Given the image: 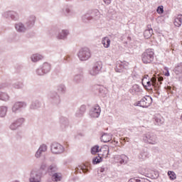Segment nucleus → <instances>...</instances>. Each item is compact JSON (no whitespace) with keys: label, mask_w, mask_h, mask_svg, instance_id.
I'll use <instances>...</instances> for the list:
<instances>
[{"label":"nucleus","mask_w":182,"mask_h":182,"mask_svg":"<svg viewBox=\"0 0 182 182\" xmlns=\"http://www.w3.org/2000/svg\"><path fill=\"white\" fill-rule=\"evenodd\" d=\"M143 141L147 144L156 145L159 144V137L154 133H146L143 135Z\"/></svg>","instance_id":"1"},{"label":"nucleus","mask_w":182,"mask_h":182,"mask_svg":"<svg viewBox=\"0 0 182 182\" xmlns=\"http://www.w3.org/2000/svg\"><path fill=\"white\" fill-rule=\"evenodd\" d=\"M77 57L80 59V60L82 61L89 60V59L92 58V51L90 50V48L87 47L82 48L78 51Z\"/></svg>","instance_id":"2"},{"label":"nucleus","mask_w":182,"mask_h":182,"mask_svg":"<svg viewBox=\"0 0 182 182\" xmlns=\"http://www.w3.org/2000/svg\"><path fill=\"white\" fill-rule=\"evenodd\" d=\"M141 59L143 63H151V61L154 60V51L152 49L146 50L141 55Z\"/></svg>","instance_id":"3"},{"label":"nucleus","mask_w":182,"mask_h":182,"mask_svg":"<svg viewBox=\"0 0 182 182\" xmlns=\"http://www.w3.org/2000/svg\"><path fill=\"white\" fill-rule=\"evenodd\" d=\"M30 182H41L42 181V172L39 169H32L30 173Z\"/></svg>","instance_id":"4"},{"label":"nucleus","mask_w":182,"mask_h":182,"mask_svg":"<svg viewBox=\"0 0 182 182\" xmlns=\"http://www.w3.org/2000/svg\"><path fill=\"white\" fill-rule=\"evenodd\" d=\"M50 151L53 154H62L65 152V147L60 143L53 142L50 144Z\"/></svg>","instance_id":"5"},{"label":"nucleus","mask_w":182,"mask_h":182,"mask_svg":"<svg viewBox=\"0 0 182 182\" xmlns=\"http://www.w3.org/2000/svg\"><path fill=\"white\" fill-rule=\"evenodd\" d=\"M6 86L5 84H0V100L1 102H9L11 99V95L8 92L4 91L5 90Z\"/></svg>","instance_id":"6"},{"label":"nucleus","mask_w":182,"mask_h":182,"mask_svg":"<svg viewBox=\"0 0 182 182\" xmlns=\"http://www.w3.org/2000/svg\"><path fill=\"white\" fill-rule=\"evenodd\" d=\"M100 70H102V65L99 63H95L89 70V75H90V76H97Z\"/></svg>","instance_id":"7"},{"label":"nucleus","mask_w":182,"mask_h":182,"mask_svg":"<svg viewBox=\"0 0 182 182\" xmlns=\"http://www.w3.org/2000/svg\"><path fill=\"white\" fill-rule=\"evenodd\" d=\"M87 19V21H99L100 19V12L99 10H94L90 16H85L82 17V19L85 21V19Z\"/></svg>","instance_id":"8"},{"label":"nucleus","mask_w":182,"mask_h":182,"mask_svg":"<svg viewBox=\"0 0 182 182\" xmlns=\"http://www.w3.org/2000/svg\"><path fill=\"white\" fill-rule=\"evenodd\" d=\"M153 102V100L150 96L142 98L139 102L138 106L140 107H149Z\"/></svg>","instance_id":"9"},{"label":"nucleus","mask_w":182,"mask_h":182,"mask_svg":"<svg viewBox=\"0 0 182 182\" xmlns=\"http://www.w3.org/2000/svg\"><path fill=\"white\" fill-rule=\"evenodd\" d=\"M27 105L26 102H15L11 108V110L13 113H16L18 110H21V109H25Z\"/></svg>","instance_id":"10"},{"label":"nucleus","mask_w":182,"mask_h":182,"mask_svg":"<svg viewBox=\"0 0 182 182\" xmlns=\"http://www.w3.org/2000/svg\"><path fill=\"white\" fill-rule=\"evenodd\" d=\"M100 107L99 105H95L90 111V116L91 117L97 118L100 116Z\"/></svg>","instance_id":"11"},{"label":"nucleus","mask_w":182,"mask_h":182,"mask_svg":"<svg viewBox=\"0 0 182 182\" xmlns=\"http://www.w3.org/2000/svg\"><path fill=\"white\" fill-rule=\"evenodd\" d=\"M2 15L4 18H11L13 21H18L19 19V15L15 11H4Z\"/></svg>","instance_id":"12"},{"label":"nucleus","mask_w":182,"mask_h":182,"mask_svg":"<svg viewBox=\"0 0 182 182\" xmlns=\"http://www.w3.org/2000/svg\"><path fill=\"white\" fill-rule=\"evenodd\" d=\"M146 86L144 87H145L148 90L151 89V87H156V89L159 87V82H157V79H156V77L151 78L150 80H148V82H146Z\"/></svg>","instance_id":"13"},{"label":"nucleus","mask_w":182,"mask_h":182,"mask_svg":"<svg viewBox=\"0 0 182 182\" xmlns=\"http://www.w3.org/2000/svg\"><path fill=\"white\" fill-rule=\"evenodd\" d=\"M100 154L99 156H101L102 159H107L109 156V146H104L100 149Z\"/></svg>","instance_id":"14"},{"label":"nucleus","mask_w":182,"mask_h":182,"mask_svg":"<svg viewBox=\"0 0 182 182\" xmlns=\"http://www.w3.org/2000/svg\"><path fill=\"white\" fill-rule=\"evenodd\" d=\"M68 35H69V31L65 29L61 30L57 35V39L65 41L68 38Z\"/></svg>","instance_id":"15"},{"label":"nucleus","mask_w":182,"mask_h":182,"mask_svg":"<svg viewBox=\"0 0 182 182\" xmlns=\"http://www.w3.org/2000/svg\"><path fill=\"white\" fill-rule=\"evenodd\" d=\"M36 21V17H35V16H31L26 23V28H28V29L33 28V26L35 25Z\"/></svg>","instance_id":"16"},{"label":"nucleus","mask_w":182,"mask_h":182,"mask_svg":"<svg viewBox=\"0 0 182 182\" xmlns=\"http://www.w3.org/2000/svg\"><path fill=\"white\" fill-rule=\"evenodd\" d=\"M15 29L17 32L23 33L26 31V27L22 23H17L15 24Z\"/></svg>","instance_id":"17"},{"label":"nucleus","mask_w":182,"mask_h":182,"mask_svg":"<svg viewBox=\"0 0 182 182\" xmlns=\"http://www.w3.org/2000/svg\"><path fill=\"white\" fill-rule=\"evenodd\" d=\"M129 92L132 95H137L138 93H141L142 90L141 89V87L139 85H134L132 86V87L129 90Z\"/></svg>","instance_id":"18"},{"label":"nucleus","mask_w":182,"mask_h":182,"mask_svg":"<svg viewBox=\"0 0 182 182\" xmlns=\"http://www.w3.org/2000/svg\"><path fill=\"white\" fill-rule=\"evenodd\" d=\"M110 38L109 37H105L102 39V43L105 48H110Z\"/></svg>","instance_id":"19"},{"label":"nucleus","mask_w":182,"mask_h":182,"mask_svg":"<svg viewBox=\"0 0 182 182\" xmlns=\"http://www.w3.org/2000/svg\"><path fill=\"white\" fill-rule=\"evenodd\" d=\"M31 59L33 62H38V60H42V59H43V55H41V54H33L31 57Z\"/></svg>","instance_id":"20"},{"label":"nucleus","mask_w":182,"mask_h":182,"mask_svg":"<svg viewBox=\"0 0 182 182\" xmlns=\"http://www.w3.org/2000/svg\"><path fill=\"white\" fill-rule=\"evenodd\" d=\"M151 35H153V29L152 28H148L144 31V36L145 39H150L151 38Z\"/></svg>","instance_id":"21"},{"label":"nucleus","mask_w":182,"mask_h":182,"mask_svg":"<svg viewBox=\"0 0 182 182\" xmlns=\"http://www.w3.org/2000/svg\"><path fill=\"white\" fill-rule=\"evenodd\" d=\"M124 65L123 63H118L115 67V71L118 73H122L124 69V65Z\"/></svg>","instance_id":"22"},{"label":"nucleus","mask_w":182,"mask_h":182,"mask_svg":"<svg viewBox=\"0 0 182 182\" xmlns=\"http://www.w3.org/2000/svg\"><path fill=\"white\" fill-rule=\"evenodd\" d=\"M101 140L104 143H107L112 140V136H110V134H104L101 137Z\"/></svg>","instance_id":"23"},{"label":"nucleus","mask_w":182,"mask_h":182,"mask_svg":"<svg viewBox=\"0 0 182 182\" xmlns=\"http://www.w3.org/2000/svg\"><path fill=\"white\" fill-rule=\"evenodd\" d=\"M8 112V107L5 106L0 107V117H5Z\"/></svg>","instance_id":"24"},{"label":"nucleus","mask_w":182,"mask_h":182,"mask_svg":"<svg viewBox=\"0 0 182 182\" xmlns=\"http://www.w3.org/2000/svg\"><path fill=\"white\" fill-rule=\"evenodd\" d=\"M41 68L43 70L44 73H48V72H50V65L48 63H45L43 64Z\"/></svg>","instance_id":"25"},{"label":"nucleus","mask_w":182,"mask_h":182,"mask_svg":"<svg viewBox=\"0 0 182 182\" xmlns=\"http://www.w3.org/2000/svg\"><path fill=\"white\" fill-rule=\"evenodd\" d=\"M117 159H121L119 161L120 164H123V163H127V161H129V157H127V156H126L124 154L118 156Z\"/></svg>","instance_id":"26"},{"label":"nucleus","mask_w":182,"mask_h":182,"mask_svg":"<svg viewBox=\"0 0 182 182\" xmlns=\"http://www.w3.org/2000/svg\"><path fill=\"white\" fill-rule=\"evenodd\" d=\"M174 73L176 75H181L182 73V63L178 64L175 69H174Z\"/></svg>","instance_id":"27"},{"label":"nucleus","mask_w":182,"mask_h":182,"mask_svg":"<svg viewBox=\"0 0 182 182\" xmlns=\"http://www.w3.org/2000/svg\"><path fill=\"white\" fill-rule=\"evenodd\" d=\"M85 112H86V107L81 106L78 112L76 113L77 117H82Z\"/></svg>","instance_id":"28"},{"label":"nucleus","mask_w":182,"mask_h":182,"mask_svg":"<svg viewBox=\"0 0 182 182\" xmlns=\"http://www.w3.org/2000/svg\"><path fill=\"white\" fill-rule=\"evenodd\" d=\"M182 23V15L178 16V17L174 21L175 26H181Z\"/></svg>","instance_id":"29"},{"label":"nucleus","mask_w":182,"mask_h":182,"mask_svg":"<svg viewBox=\"0 0 182 182\" xmlns=\"http://www.w3.org/2000/svg\"><path fill=\"white\" fill-rule=\"evenodd\" d=\"M39 107H41V102H39V101H35L32 102L30 106V108L33 109V110H35L36 109H39Z\"/></svg>","instance_id":"30"},{"label":"nucleus","mask_w":182,"mask_h":182,"mask_svg":"<svg viewBox=\"0 0 182 182\" xmlns=\"http://www.w3.org/2000/svg\"><path fill=\"white\" fill-rule=\"evenodd\" d=\"M168 176L169 177V179L172 180V181L176 180V178H177V175L173 171H168Z\"/></svg>","instance_id":"31"},{"label":"nucleus","mask_w":182,"mask_h":182,"mask_svg":"<svg viewBox=\"0 0 182 182\" xmlns=\"http://www.w3.org/2000/svg\"><path fill=\"white\" fill-rule=\"evenodd\" d=\"M154 119L157 124H163V123L164 122L163 118L160 115H156Z\"/></svg>","instance_id":"32"},{"label":"nucleus","mask_w":182,"mask_h":182,"mask_svg":"<svg viewBox=\"0 0 182 182\" xmlns=\"http://www.w3.org/2000/svg\"><path fill=\"white\" fill-rule=\"evenodd\" d=\"M18 127H21L25 123V118H18L14 121Z\"/></svg>","instance_id":"33"},{"label":"nucleus","mask_w":182,"mask_h":182,"mask_svg":"<svg viewBox=\"0 0 182 182\" xmlns=\"http://www.w3.org/2000/svg\"><path fill=\"white\" fill-rule=\"evenodd\" d=\"M102 156H100V155H98V156L93 159L92 164H99V163H102Z\"/></svg>","instance_id":"34"},{"label":"nucleus","mask_w":182,"mask_h":182,"mask_svg":"<svg viewBox=\"0 0 182 182\" xmlns=\"http://www.w3.org/2000/svg\"><path fill=\"white\" fill-rule=\"evenodd\" d=\"M38 150L42 151L43 153H46V151H48V145L45 144H42L39 148Z\"/></svg>","instance_id":"35"},{"label":"nucleus","mask_w":182,"mask_h":182,"mask_svg":"<svg viewBox=\"0 0 182 182\" xmlns=\"http://www.w3.org/2000/svg\"><path fill=\"white\" fill-rule=\"evenodd\" d=\"M100 151V149L99 146L95 145L91 149V154H96V153H99Z\"/></svg>","instance_id":"36"},{"label":"nucleus","mask_w":182,"mask_h":182,"mask_svg":"<svg viewBox=\"0 0 182 182\" xmlns=\"http://www.w3.org/2000/svg\"><path fill=\"white\" fill-rule=\"evenodd\" d=\"M53 181H60L62 177L59 173H54L52 176Z\"/></svg>","instance_id":"37"},{"label":"nucleus","mask_w":182,"mask_h":182,"mask_svg":"<svg viewBox=\"0 0 182 182\" xmlns=\"http://www.w3.org/2000/svg\"><path fill=\"white\" fill-rule=\"evenodd\" d=\"M10 129L11 130H16L19 129V127L16 124L15 121H14L11 124H10Z\"/></svg>","instance_id":"38"},{"label":"nucleus","mask_w":182,"mask_h":182,"mask_svg":"<svg viewBox=\"0 0 182 182\" xmlns=\"http://www.w3.org/2000/svg\"><path fill=\"white\" fill-rule=\"evenodd\" d=\"M51 99H53V100H55L56 103H59V102H60V98L59 97V95H58V94H55V95H52Z\"/></svg>","instance_id":"39"},{"label":"nucleus","mask_w":182,"mask_h":182,"mask_svg":"<svg viewBox=\"0 0 182 182\" xmlns=\"http://www.w3.org/2000/svg\"><path fill=\"white\" fill-rule=\"evenodd\" d=\"M157 14H159V15H161L164 12V7L163 6H158L156 9Z\"/></svg>","instance_id":"40"},{"label":"nucleus","mask_w":182,"mask_h":182,"mask_svg":"<svg viewBox=\"0 0 182 182\" xmlns=\"http://www.w3.org/2000/svg\"><path fill=\"white\" fill-rule=\"evenodd\" d=\"M57 170H58V167L55 164L50 166L48 168V171H50L51 173H52V171H56Z\"/></svg>","instance_id":"41"},{"label":"nucleus","mask_w":182,"mask_h":182,"mask_svg":"<svg viewBox=\"0 0 182 182\" xmlns=\"http://www.w3.org/2000/svg\"><path fill=\"white\" fill-rule=\"evenodd\" d=\"M36 73L39 76H43L46 74L42 68L37 69Z\"/></svg>","instance_id":"42"},{"label":"nucleus","mask_w":182,"mask_h":182,"mask_svg":"<svg viewBox=\"0 0 182 182\" xmlns=\"http://www.w3.org/2000/svg\"><path fill=\"white\" fill-rule=\"evenodd\" d=\"M148 77H149V75H144V78L142 79L143 86H147V85L146 84L147 83V82H149V80H147Z\"/></svg>","instance_id":"43"},{"label":"nucleus","mask_w":182,"mask_h":182,"mask_svg":"<svg viewBox=\"0 0 182 182\" xmlns=\"http://www.w3.org/2000/svg\"><path fill=\"white\" fill-rule=\"evenodd\" d=\"M42 153H43L42 151H41L39 149H38L35 154V158L41 159V156H42Z\"/></svg>","instance_id":"44"},{"label":"nucleus","mask_w":182,"mask_h":182,"mask_svg":"<svg viewBox=\"0 0 182 182\" xmlns=\"http://www.w3.org/2000/svg\"><path fill=\"white\" fill-rule=\"evenodd\" d=\"M75 80L77 82H80V80H83V75H75Z\"/></svg>","instance_id":"45"},{"label":"nucleus","mask_w":182,"mask_h":182,"mask_svg":"<svg viewBox=\"0 0 182 182\" xmlns=\"http://www.w3.org/2000/svg\"><path fill=\"white\" fill-rule=\"evenodd\" d=\"M63 14H70V9L69 8H65L63 9Z\"/></svg>","instance_id":"46"},{"label":"nucleus","mask_w":182,"mask_h":182,"mask_svg":"<svg viewBox=\"0 0 182 182\" xmlns=\"http://www.w3.org/2000/svg\"><path fill=\"white\" fill-rule=\"evenodd\" d=\"M81 170L82 171V173H87L88 171L87 168H86V166H82L81 167Z\"/></svg>","instance_id":"47"},{"label":"nucleus","mask_w":182,"mask_h":182,"mask_svg":"<svg viewBox=\"0 0 182 182\" xmlns=\"http://www.w3.org/2000/svg\"><path fill=\"white\" fill-rule=\"evenodd\" d=\"M137 181H139V179H136V178H132L128 181V182H137Z\"/></svg>","instance_id":"48"},{"label":"nucleus","mask_w":182,"mask_h":182,"mask_svg":"<svg viewBox=\"0 0 182 182\" xmlns=\"http://www.w3.org/2000/svg\"><path fill=\"white\" fill-rule=\"evenodd\" d=\"M103 2L105 3L106 5H110L112 4V0H102Z\"/></svg>","instance_id":"49"},{"label":"nucleus","mask_w":182,"mask_h":182,"mask_svg":"<svg viewBox=\"0 0 182 182\" xmlns=\"http://www.w3.org/2000/svg\"><path fill=\"white\" fill-rule=\"evenodd\" d=\"M164 80V78H163V77H159L158 78V82H163Z\"/></svg>","instance_id":"50"},{"label":"nucleus","mask_w":182,"mask_h":182,"mask_svg":"<svg viewBox=\"0 0 182 182\" xmlns=\"http://www.w3.org/2000/svg\"><path fill=\"white\" fill-rule=\"evenodd\" d=\"M166 89H167V90L168 92H170L171 90V87L167 86V87H166Z\"/></svg>","instance_id":"51"},{"label":"nucleus","mask_w":182,"mask_h":182,"mask_svg":"<svg viewBox=\"0 0 182 182\" xmlns=\"http://www.w3.org/2000/svg\"><path fill=\"white\" fill-rule=\"evenodd\" d=\"M165 76H170V73H168V70H167V73H165Z\"/></svg>","instance_id":"52"},{"label":"nucleus","mask_w":182,"mask_h":182,"mask_svg":"<svg viewBox=\"0 0 182 182\" xmlns=\"http://www.w3.org/2000/svg\"><path fill=\"white\" fill-rule=\"evenodd\" d=\"M102 90H103V87L100 88V93H102Z\"/></svg>","instance_id":"53"}]
</instances>
